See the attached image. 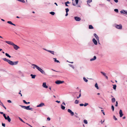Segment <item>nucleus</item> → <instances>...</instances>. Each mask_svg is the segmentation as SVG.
I'll return each instance as SVG.
<instances>
[{
    "label": "nucleus",
    "mask_w": 127,
    "mask_h": 127,
    "mask_svg": "<svg viewBox=\"0 0 127 127\" xmlns=\"http://www.w3.org/2000/svg\"><path fill=\"white\" fill-rule=\"evenodd\" d=\"M3 59L4 61L7 62L10 65H13V62L6 58H3Z\"/></svg>",
    "instance_id": "f257e3e1"
},
{
    "label": "nucleus",
    "mask_w": 127,
    "mask_h": 127,
    "mask_svg": "<svg viewBox=\"0 0 127 127\" xmlns=\"http://www.w3.org/2000/svg\"><path fill=\"white\" fill-rule=\"evenodd\" d=\"M3 115L5 120H7L9 122H10L11 119L9 116H7V117H6L5 114H3Z\"/></svg>",
    "instance_id": "f03ea898"
},
{
    "label": "nucleus",
    "mask_w": 127,
    "mask_h": 127,
    "mask_svg": "<svg viewBox=\"0 0 127 127\" xmlns=\"http://www.w3.org/2000/svg\"><path fill=\"white\" fill-rule=\"evenodd\" d=\"M37 69L42 74L45 75L46 73L41 68L39 67H38Z\"/></svg>",
    "instance_id": "7ed1b4c3"
},
{
    "label": "nucleus",
    "mask_w": 127,
    "mask_h": 127,
    "mask_svg": "<svg viewBox=\"0 0 127 127\" xmlns=\"http://www.w3.org/2000/svg\"><path fill=\"white\" fill-rule=\"evenodd\" d=\"M12 46L13 47V48L15 50H17L20 48L17 45L15 44L14 43L13 44Z\"/></svg>",
    "instance_id": "20e7f679"
},
{
    "label": "nucleus",
    "mask_w": 127,
    "mask_h": 127,
    "mask_svg": "<svg viewBox=\"0 0 127 127\" xmlns=\"http://www.w3.org/2000/svg\"><path fill=\"white\" fill-rule=\"evenodd\" d=\"M122 25L121 24H120L119 25H117L116 26V28L119 29H122Z\"/></svg>",
    "instance_id": "39448f33"
},
{
    "label": "nucleus",
    "mask_w": 127,
    "mask_h": 127,
    "mask_svg": "<svg viewBox=\"0 0 127 127\" xmlns=\"http://www.w3.org/2000/svg\"><path fill=\"white\" fill-rule=\"evenodd\" d=\"M64 81H61L60 80H57L56 81L55 83L58 84H62L64 83Z\"/></svg>",
    "instance_id": "423d86ee"
},
{
    "label": "nucleus",
    "mask_w": 127,
    "mask_h": 127,
    "mask_svg": "<svg viewBox=\"0 0 127 127\" xmlns=\"http://www.w3.org/2000/svg\"><path fill=\"white\" fill-rule=\"evenodd\" d=\"M94 36L95 37L96 40L99 42V38L98 36L95 33H94Z\"/></svg>",
    "instance_id": "0eeeda50"
},
{
    "label": "nucleus",
    "mask_w": 127,
    "mask_h": 127,
    "mask_svg": "<svg viewBox=\"0 0 127 127\" xmlns=\"http://www.w3.org/2000/svg\"><path fill=\"white\" fill-rule=\"evenodd\" d=\"M67 111L68 112L70 113L71 115L72 116H73V115L74 113L70 109H68L67 110Z\"/></svg>",
    "instance_id": "6e6552de"
},
{
    "label": "nucleus",
    "mask_w": 127,
    "mask_h": 127,
    "mask_svg": "<svg viewBox=\"0 0 127 127\" xmlns=\"http://www.w3.org/2000/svg\"><path fill=\"white\" fill-rule=\"evenodd\" d=\"M74 18L76 21H80L81 20V19L80 18L77 17H74Z\"/></svg>",
    "instance_id": "1a4fd4ad"
},
{
    "label": "nucleus",
    "mask_w": 127,
    "mask_h": 127,
    "mask_svg": "<svg viewBox=\"0 0 127 127\" xmlns=\"http://www.w3.org/2000/svg\"><path fill=\"white\" fill-rule=\"evenodd\" d=\"M45 106L44 104L43 103H41L37 106V107H42Z\"/></svg>",
    "instance_id": "9d476101"
},
{
    "label": "nucleus",
    "mask_w": 127,
    "mask_h": 127,
    "mask_svg": "<svg viewBox=\"0 0 127 127\" xmlns=\"http://www.w3.org/2000/svg\"><path fill=\"white\" fill-rule=\"evenodd\" d=\"M5 42L7 43L12 45H13V44H14V43H13L12 42L10 41H5Z\"/></svg>",
    "instance_id": "9b49d317"
},
{
    "label": "nucleus",
    "mask_w": 127,
    "mask_h": 127,
    "mask_svg": "<svg viewBox=\"0 0 127 127\" xmlns=\"http://www.w3.org/2000/svg\"><path fill=\"white\" fill-rule=\"evenodd\" d=\"M42 86L43 88H48V86L46 85V83L45 82L43 83Z\"/></svg>",
    "instance_id": "f8f14e48"
},
{
    "label": "nucleus",
    "mask_w": 127,
    "mask_h": 127,
    "mask_svg": "<svg viewBox=\"0 0 127 127\" xmlns=\"http://www.w3.org/2000/svg\"><path fill=\"white\" fill-rule=\"evenodd\" d=\"M72 0L73 1L72 2V5L74 6H75L76 4H77L78 3V0H75L76 4L73 3V0Z\"/></svg>",
    "instance_id": "ddd939ff"
},
{
    "label": "nucleus",
    "mask_w": 127,
    "mask_h": 127,
    "mask_svg": "<svg viewBox=\"0 0 127 127\" xmlns=\"http://www.w3.org/2000/svg\"><path fill=\"white\" fill-rule=\"evenodd\" d=\"M32 65L33 66V69H35V67L37 69L39 67L37 65L34 64H32Z\"/></svg>",
    "instance_id": "4468645a"
},
{
    "label": "nucleus",
    "mask_w": 127,
    "mask_h": 127,
    "mask_svg": "<svg viewBox=\"0 0 127 127\" xmlns=\"http://www.w3.org/2000/svg\"><path fill=\"white\" fill-rule=\"evenodd\" d=\"M92 41L94 43L95 45L97 44V41L95 38H93Z\"/></svg>",
    "instance_id": "2eb2a0df"
},
{
    "label": "nucleus",
    "mask_w": 127,
    "mask_h": 127,
    "mask_svg": "<svg viewBox=\"0 0 127 127\" xmlns=\"http://www.w3.org/2000/svg\"><path fill=\"white\" fill-rule=\"evenodd\" d=\"M119 114L120 115V117H122L123 115V112L121 110H120L119 111Z\"/></svg>",
    "instance_id": "dca6fc26"
},
{
    "label": "nucleus",
    "mask_w": 127,
    "mask_h": 127,
    "mask_svg": "<svg viewBox=\"0 0 127 127\" xmlns=\"http://www.w3.org/2000/svg\"><path fill=\"white\" fill-rule=\"evenodd\" d=\"M18 73L22 76H24L23 72L21 70H19L18 72Z\"/></svg>",
    "instance_id": "f3484780"
},
{
    "label": "nucleus",
    "mask_w": 127,
    "mask_h": 127,
    "mask_svg": "<svg viewBox=\"0 0 127 127\" xmlns=\"http://www.w3.org/2000/svg\"><path fill=\"white\" fill-rule=\"evenodd\" d=\"M96 57L95 56H94V58H93L91 59H90V61H92L95 60L96 59Z\"/></svg>",
    "instance_id": "a211bd4d"
},
{
    "label": "nucleus",
    "mask_w": 127,
    "mask_h": 127,
    "mask_svg": "<svg viewBox=\"0 0 127 127\" xmlns=\"http://www.w3.org/2000/svg\"><path fill=\"white\" fill-rule=\"evenodd\" d=\"M7 23H8V24H11V25H13L14 26H15V24H14L11 21H8L7 22Z\"/></svg>",
    "instance_id": "6ab92c4d"
},
{
    "label": "nucleus",
    "mask_w": 127,
    "mask_h": 127,
    "mask_svg": "<svg viewBox=\"0 0 127 127\" xmlns=\"http://www.w3.org/2000/svg\"><path fill=\"white\" fill-rule=\"evenodd\" d=\"M18 61H16L15 62H13V65H16L18 64Z\"/></svg>",
    "instance_id": "aec40b11"
},
{
    "label": "nucleus",
    "mask_w": 127,
    "mask_h": 127,
    "mask_svg": "<svg viewBox=\"0 0 127 127\" xmlns=\"http://www.w3.org/2000/svg\"><path fill=\"white\" fill-rule=\"evenodd\" d=\"M31 76L32 77V79H34L35 78L36 75H33L31 74Z\"/></svg>",
    "instance_id": "412c9836"
},
{
    "label": "nucleus",
    "mask_w": 127,
    "mask_h": 127,
    "mask_svg": "<svg viewBox=\"0 0 127 127\" xmlns=\"http://www.w3.org/2000/svg\"><path fill=\"white\" fill-rule=\"evenodd\" d=\"M53 59L55 62H57V63H60L59 61L57 60L56 58H53Z\"/></svg>",
    "instance_id": "4be33fe9"
},
{
    "label": "nucleus",
    "mask_w": 127,
    "mask_h": 127,
    "mask_svg": "<svg viewBox=\"0 0 127 127\" xmlns=\"http://www.w3.org/2000/svg\"><path fill=\"white\" fill-rule=\"evenodd\" d=\"M48 52H49L50 53L52 54H53V55L54 54V51H52L51 50H49L48 51Z\"/></svg>",
    "instance_id": "5701e85b"
},
{
    "label": "nucleus",
    "mask_w": 127,
    "mask_h": 127,
    "mask_svg": "<svg viewBox=\"0 0 127 127\" xmlns=\"http://www.w3.org/2000/svg\"><path fill=\"white\" fill-rule=\"evenodd\" d=\"M111 101L112 102L114 103L115 101V99L114 98H112L111 99Z\"/></svg>",
    "instance_id": "b1692460"
},
{
    "label": "nucleus",
    "mask_w": 127,
    "mask_h": 127,
    "mask_svg": "<svg viewBox=\"0 0 127 127\" xmlns=\"http://www.w3.org/2000/svg\"><path fill=\"white\" fill-rule=\"evenodd\" d=\"M61 108L63 110H64L65 109V106H63L62 105H61Z\"/></svg>",
    "instance_id": "393cba45"
},
{
    "label": "nucleus",
    "mask_w": 127,
    "mask_h": 127,
    "mask_svg": "<svg viewBox=\"0 0 127 127\" xmlns=\"http://www.w3.org/2000/svg\"><path fill=\"white\" fill-rule=\"evenodd\" d=\"M89 28L90 29H93L94 28L92 25H89Z\"/></svg>",
    "instance_id": "a878e982"
},
{
    "label": "nucleus",
    "mask_w": 127,
    "mask_h": 127,
    "mask_svg": "<svg viewBox=\"0 0 127 127\" xmlns=\"http://www.w3.org/2000/svg\"><path fill=\"white\" fill-rule=\"evenodd\" d=\"M95 87L97 89H98L99 88L98 86V85L97 83H96L95 85Z\"/></svg>",
    "instance_id": "bb28decb"
},
{
    "label": "nucleus",
    "mask_w": 127,
    "mask_h": 127,
    "mask_svg": "<svg viewBox=\"0 0 127 127\" xmlns=\"http://www.w3.org/2000/svg\"><path fill=\"white\" fill-rule=\"evenodd\" d=\"M17 0L21 2L22 3H24L25 2V1L24 0Z\"/></svg>",
    "instance_id": "cd10ccee"
},
{
    "label": "nucleus",
    "mask_w": 127,
    "mask_h": 127,
    "mask_svg": "<svg viewBox=\"0 0 127 127\" xmlns=\"http://www.w3.org/2000/svg\"><path fill=\"white\" fill-rule=\"evenodd\" d=\"M84 80L86 82H87L88 81V80L86 79L85 77L83 78Z\"/></svg>",
    "instance_id": "c85d7f7f"
},
{
    "label": "nucleus",
    "mask_w": 127,
    "mask_h": 127,
    "mask_svg": "<svg viewBox=\"0 0 127 127\" xmlns=\"http://www.w3.org/2000/svg\"><path fill=\"white\" fill-rule=\"evenodd\" d=\"M100 73L102 74L104 76H106V74L105 73L103 72L102 71H101Z\"/></svg>",
    "instance_id": "c756f323"
},
{
    "label": "nucleus",
    "mask_w": 127,
    "mask_h": 127,
    "mask_svg": "<svg viewBox=\"0 0 127 127\" xmlns=\"http://www.w3.org/2000/svg\"><path fill=\"white\" fill-rule=\"evenodd\" d=\"M5 55H6V56H7V57H9L10 58H11V56L10 55H9L8 54V53H6L5 54Z\"/></svg>",
    "instance_id": "7c9ffc66"
},
{
    "label": "nucleus",
    "mask_w": 127,
    "mask_h": 127,
    "mask_svg": "<svg viewBox=\"0 0 127 127\" xmlns=\"http://www.w3.org/2000/svg\"><path fill=\"white\" fill-rule=\"evenodd\" d=\"M84 122L86 124H88L87 121L86 120H84Z\"/></svg>",
    "instance_id": "2f4dec72"
},
{
    "label": "nucleus",
    "mask_w": 127,
    "mask_h": 127,
    "mask_svg": "<svg viewBox=\"0 0 127 127\" xmlns=\"http://www.w3.org/2000/svg\"><path fill=\"white\" fill-rule=\"evenodd\" d=\"M123 11L124 12V14H127V10H123Z\"/></svg>",
    "instance_id": "473e14b6"
},
{
    "label": "nucleus",
    "mask_w": 127,
    "mask_h": 127,
    "mask_svg": "<svg viewBox=\"0 0 127 127\" xmlns=\"http://www.w3.org/2000/svg\"><path fill=\"white\" fill-rule=\"evenodd\" d=\"M92 1V0H88L87 1V3L88 4L90 3Z\"/></svg>",
    "instance_id": "72a5a7b5"
},
{
    "label": "nucleus",
    "mask_w": 127,
    "mask_h": 127,
    "mask_svg": "<svg viewBox=\"0 0 127 127\" xmlns=\"http://www.w3.org/2000/svg\"><path fill=\"white\" fill-rule=\"evenodd\" d=\"M20 106H21L22 108H24V109H26V106H22V105H20Z\"/></svg>",
    "instance_id": "f704fd0d"
},
{
    "label": "nucleus",
    "mask_w": 127,
    "mask_h": 127,
    "mask_svg": "<svg viewBox=\"0 0 127 127\" xmlns=\"http://www.w3.org/2000/svg\"><path fill=\"white\" fill-rule=\"evenodd\" d=\"M113 89L114 90H116V85H113Z\"/></svg>",
    "instance_id": "c9c22d12"
},
{
    "label": "nucleus",
    "mask_w": 127,
    "mask_h": 127,
    "mask_svg": "<svg viewBox=\"0 0 127 127\" xmlns=\"http://www.w3.org/2000/svg\"><path fill=\"white\" fill-rule=\"evenodd\" d=\"M69 65L72 68H73V69H74V67L71 64H69Z\"/></svg>",
    "instance_id": "e433bc0d"
},
{
    "label": "nucleus",
    "mask_w": 127,
    "mask_h": 127,
    "mask_svg": "<svg viewBox=\"0 0 127 127\" xmlns=\"http://www.w3.org/2000/svg\"><path fill=\"white\" fill-rule=\"evenodd\" d=\"M19 118L20 121L23 122V123H25V122L20 117H19Z\"/></svg>",
    "instance_id": "4c0bfd02"
},
{
    "label": "nucleus",
    "mask_w": 127,
    "mask_h": 127,
    "mask_svg": "<svg viewBox=\"0 0 127 127\" xmlns=\"http://www.w3.org/2000/svg\"><path fill=\"white\" fill-rule=\"evenodd\" d=\"M50 13L52 15H54L55 14V13L53 12H50Z\"/></svg>",
    "instance_id": "58836bf2"
},
{
    "label": "nucleus",
    "mask_w": 127,
    "mask_h": 127,
    "mask_svg": "<svg viewBox=\"0 0 127 127\" xmlns=\"http://www.w3.org/2000/svg\"><path fill=\"white\" fill-rule=\"evenodd\" d=\"M79 101L77 100H76L75 101V104H77L78 103Z\"/></svg>",
    "instance_id": "ea45409f"
},
{
    "label": "nucleus",
    "mask_w": 127,
    "mask_h": 127,
    "mask_svg": "<svg viewBox=\"0 0 127 127\" xmlns=\"http://www.w3.org/2000/svg\"><path fill=\"white\" fill-rule=\"evenodd\" d=\"M88 105V104L87 103H85L84 104V106H87Z\"/></svg>",
    "instance_id": "a19ab883"
},
{
    "label": "nucleus",
    "mask_w": 127,
    "mask_h": 127,
    "mask_svg": "<svg viewBox=\"0 0 127 127\" xmlns=\"http://www.w3.org/2000/svg\"><path fill=\"white\" fill-rule=\"evenodd\" d=\"M111 108L113 111H114V107L113 105H112L111 106Z\"/></svg>",
    "instance_id": "79ce46f5"
},
{
    "label": "nucleus",
    "mask_w": 127,
    "mask_h": 127,
    "mask_svg": "<svg viewBox=\"0 0 127 127\" xmlns=\"http://www.w3.org/2000/svg\"><path fill=\"white\" fill-rule=\"evenodd\" d=\"M0 105H1L2 106H3L4 105L2 103V102L1 101V100H0Z\"/></svg>",
    "instance_id": "37998d69"
},
{
    "label": "nucleus",
    "mask_w": 127,
    "mask_h": 127,
    "mask_svg": "<svg viewBox=\"0 0 127 127\" xmlns=\"http://www.w3.org/2000/svg\"><path fill=\"white\" fill-rule=\"evenodd\" d=\"M113 118L115 120H117V119L116 117L115 116H113Z\"/></svg>",
    "instance_id": "c03bdc74"
},
{
    "label": "nucleus",
    "mask_w": 127,
    "mask_h": 127,
    "mask_svg": "<svg viewBox=\"0 0 127 127\" xmlns=\"http://www.w3.org/2000/svg\"><path fill=\"white\" fill-rule=\"evenodd\" d=\"M114 11L117 12H118V9H114Z\"/></svg>",
    "instance_id": "a18cd8bd"
},
{
    "label": "nucleus",
    "mask_w": 127,
    "mask_h": 127,
    "mask_svg": "<svg viewBox=\"0 0 127 127\" xmlns=\"http://www.w3.org/2000/svg\"><path fill=\"white\" fill-rule=\"evenodd\" d=\"M30 106H26V109L27 110H29V108H30Z\"/></svg>",
    "instance_id": "49530a36"
},
{
    "label": "nucleus",
    "mask_w": 127,
    "mask_h": 127,
    "mask_svg": "<svg viewBox=\"0 0 127 127\" xmlns=\"http://www.w3.org/2000/svg\"><path fill=\"white\" fill-rule=\"evenodd\" d=\"M65 9V11H66V12H68L69 11V9H68V8H66Z\"/></svg>",
    "instance_id": "de8ad7c7"
},
{
    "label": "nucleus",
    "mask_w": 127,
    "mask_h": 127,
    "mask_svg": "<svg viewBox=\"0 0 127 127\" xmlns=\"http://www.w3.org/2000/svg\"><path fill=\"white\" fill-rule=\"evenodd\" d=\"M81 94L80 93L79 96H78L77 97V98H79V97H81Z\"/></svg>",
    "instance_id": "09e8293b"
},
{
    "label": "nucleus",
    "mask_w": 127,
    "mask_h": 127,
    "mask_svg": "<svg viewBox=\"0 0 127 127\" xmlns=\"http://www.w3.org/2000/svg\"><path fill=\"white\" fill-rule=\"evenodd\" d=\"M23 102L26 104H27V102L25 100H23Z\"/></svg>",
    "instance_id": "8fccbe9b"
},
{
    "label": "nucleus",
    "mask_w": 127,
    "mask_h": 127,
    "mask_svg": "<svg viewBox=\"0 0 127 127\" xmlns=\"http://www.w3.org/2000/svg\"><path fill=\"white\" fill-rule=\"evenodd\" d=\"M118 103L117 101L116 102V104L115 105L116 106H118Z\"/></svg>",
    "instance_id": "3c124183"
},
{
    "label": "nucleus",
    "mask_w": 127,
    "mask_h": 127,
    "mask_svg": "<svg viewBox=\"0 0 127 127\" xmlns=\"http://www.w3.org/2000/svg\"><path fill=\"white\" fill-rule=\"evenodd\" d=\"M101 111L103 113V115H104L105 113H104V111L103 110H101Z\"/></svg>",
    "instance_id": "603ef678"
},
{
    "label": "nucleus",
    "mask_w": 127,
    "mask_h": 127,
    "mask_svg": "<svg viewBox=\"0 0 127 127\" xmlns=\"http://www.w3.org/2000/svg\"><path fill=\"white\" fill-rule=\"evenodd\" d=\"M2 126L4 127H5V124L2 123Z\"/></svg>",
    "instance_id": "864d4df0"
},
{
    "label": "nucleus",
    "mask_w": 127,
    "mask_h": 127,
    "mask_svg": "<svg viewBox=\"0 0 127 127\" xmlns=\"http://www.w3.org/2000/svg\"><path fill=\"white\" fill-rule=\"evenodd\" d=\"M47 120L48 121H49L50 120V118L49 117H48L47 118Z\"/></svg>",
    "instance_id": "5fc2aeb1"
},
{
    "label": "nucleus",
    "mask_w": 127,
    "mask_h": 127,
    "mask_svg": "<svg viewBox=\"0 0 127 127\" xmlns=\"http://www.w3.org/2000/svg\"><path fill=\"white\" fill-rule=\"evenodd\" d=\"M120 12L122 14V13L124 14V12L123 11V10H122L120 11Z\"/></svg>",
    "instance_id": "6e6d98bb"
},
{
    "label": "nucleus",
    "mask_w": 127,
    "mask_h": 127,
    "mask_svg": "<svg viewBox=\"0 0 127 127\" xmlns=\"http://www.w3.org/2000/svg\"><path fill=\"white\" fill-rule=\"evenodd\" d=\"M116 3H117L118 2V0H113Z\"/></svg>",
    "instance_id": "4d7b16f0"
},
{
    "label": "nucleus",
    "mask_w": 127,
    "mask_h": 127,
    "mask_svg": "<svg viewBox=\"0 0 127 127\" xmlns=\"http://www.w3.org/2000/svg\"><path fill=\"white\" fill-rule=\"evenodd\" d=\"M7 101L9 103H11V101L10 100H7Z\"/></svg>",
    "instance_id": "13d9d810"
},
{
    "label": "nucleus",
    "mask_w": 127,
    "mask_h": 127,
    "mask_svg": "<svg viewBox=\"0 0 127 127\" xmlns=\"http://www.w3.org/2000/svg\"><path fill=\"white\" fill-rule=\"evenodd\" d=\"M83 105H84V104H83L81 103V104H80V106H83Z\"/></svg>",
    "instance_id": "bf43d9fd"
},
{
    "label": "nucleus",
    "mask_w": 127,
    "mask_h": 127,
    "mask_svg": "<svg viewBox=\"0 0 127 127\" xmlns=\"http://www.w3.org/2000/svg\"><path fill=\"white\" fill-rule=\"evenodd\" d=\"M20 92L19 93V94L21 96H22V94L21 93H20V92H21V91H20Z\"/></svg>",
    "instance_id": "052dcab7"
},
{
    "label": "nucleus",
    "mask_w": 127,
    "mask_h": 127,
    "mask_svg": "<svg viewBox=\"0 0 127 127\" xmlns=\"http://www.w3.org/2000/svg\"><path fill=\"white\" fill-rule=\"evenodd\" d=\"M104 120H103V121H102V120H101L100 121V122L101 123V124H102L103 122H104Z\"/></svg>",
    "instance_id": "680f3d73"
},
{
    "label": "nucleus",
    "mask_w": 127,
    "mask_h": 127,
    "mask_svg": "<svg viewBox=\"0 0 127 127\" xmlns=\"http://www.w3.org/2000/svg\"><path fill=\"white\" fill-rule=\"evenodd\" d=\"M68 12H66V14L65 15V16H68Z\"/></svg>",
    "instance_id": "e2e57ef3"
},
{
    "label": "nucleus",
    "mask_w": 127,
    "mask_h": 127,
    "mask_svg": "<svg viewBox=\"0 0 127 127\" xmlns=\"http://www.w3.org/2000/svg\"><path fill=\"white\" fill-rule=\"evenodd\" d=\"M56 102H57L58 103H59L60 102V101H58V100H57L56 101Z\"/></svg>",
    "instance_id": "0e129e2a"
},
{
    "label": "nucleus",
    "mask_w": 127,
    "mask_h": 127,
    "mask_svg": "<svg viewBox=\"0 0 127 127\" xmlns=\"http://www.w3.org/2000/svg\"><path fill=\"white\" fill-rule=\"evenodd\" d=\"M65 5L66 6H68V5L67 4V3H66L65 2Z\"/></svg>",
    "instance_id": "69168bd1"
},
{
    "label": "nucleus",
    "mask_w": 127,
    "mask_h": 127,
    "mask_svg": "<svg viewBox=\"0 0 127 127\" xmlns=\"http://www.w3.org/2000/svg\"><path fill=\"white\" fill-rule=\"evenodd\" d=\"M43 49L44 50H45V51H47L48 52V51L49 50H47L46 49H44V48H43Z\"/></svg>",
    "instance_id": "338daca9"
},
{
    "label": "nucleus",
    "mask_w": 127,
    "mask_h": 127,
    "mask_svg": "<svg viewBox=\"0 0 127 127\" xmlns=\"http://www.w3.org/2000/svg\"><path fill=\"white\" fill-rule=\"evenodd\" d=\"M66 3H67V4H68L70 2H69L68 1H67L66 2H65Z\"/></svg>",
    "instance_id": "774afa93"
}]
</instances>
